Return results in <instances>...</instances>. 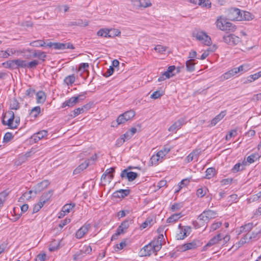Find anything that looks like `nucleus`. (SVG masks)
<instances>
[{
    "instance_id": "obj_31",
    "label": "nucleus",
    "mask_w": 261,
    "mask_h": 261,
    "mask_svg": "<svg viewBox=\"0 0 261 261\" xmlns=\"http://www.w3.org/2000/svg\"><path fill=\"white\" fill-rule=\"evenodd\" d=\"M237 73L236 72V69H234V68L231 69V70L228 71L227 72L224 73L222 75V77L223 80H228L235 75H236Z\"/></svg>"
},
{
    "instance_id": "obj_2",
    "label": "nucleus",
    "mask_w": 261,
    "mask_h": 261,
    "mask_svg": "<svg viewBox=\"0 0 261 261\" xmlns=\"http://www.w3.org/2000/svg\"><path fill=\"white\" fill-rule=\"evenodd\" d=\"M217 27L221 31H229L233 32L236 27L231 22L227 21L226 19L222 16L218 17L216 21Z\"/></svg>"
},
{
    "instance_id": "obj_5",
    "label": "nucleus",
    "mask_w": 261,
    "mask_h": 261,
    "mask_svg": "<svg viewBox=\"0 0 261 261\" xmlns=\"http://www.w3.org/2000/svg\"><path fill=\"white\" fill-rule=\"evenodd\" d=\"M15 115L13 111H8L3 117L2 123L4 125H8L11 129H13Z\"/></svg>"
},
{
    "instance_id": "obj_27",
    "label": "nucleus",
    "mask_w": 261,
    "mask_h": 261,
    "mask_svg": "<svg viewBox=\"0 0 261 261\" xmlns=\"http://www.w3.org/2000/svg\"><path fill=\"white\" fill-rule=\"evenodd\" d=\"M191 3L198 5L202 7H211V3L209 0H189Z\"/></svg>"
},
{
    "instance_id": "obj_34",
    "label": "nucleus",
    "mask_w": 261,
    "mask_h": 261,
    "mask_svg": "<svg viewBox=\"0 0 261 261\" xmlns=\"http://www.w3.org/2000/svg\"><path fill=\"white\" fill-rule=\"evenodd\" d=\"M75 206L74 203H69L64 205L62 210L63 213V215L69 213Z\"/></svg>"
},
{
    "instance_id": "obj_30",
    "label": "nucleus",
    "mask_w": 261,
    "mask_h": 261,
    "mask_svg": "<svg viewBox=\"0 0 261 261\" xmlns=\"http://www.w3.org/2000/svg\"><path fill=\"white\" fill-rule=\"evenodd\" d=\"M226 115L225 111L221 112L219 114L217 115L211 121V125L215 126L218 122H219Z\"/></svg>"
},
{
    "instance_id": "obj_8",
    "label": "nucleus",
    "mask_w": 261,
    "mask_h": 261,
    "mask_svg": "<svg viewBox=\"0 0 261 261\" xmlns=\"http://www.w3.org/2000/svg\"><path fill=\"white\" fill-rule=\"evenodd\" d=\"M259 231H252L251 233H247L239 242V243L243 244L249 242L250 241L255 240L258 238Z\"/></svg>"
},
{
    "instance_id": "obj_45",
    "label": "nucleus",
    "mask_w": 261,
    "mask_h": 261,
    "mask_svg": "<svg viewBox=\"0 0 261 261\" xmlns=\"http://www.w3.org/2000/svg\"><path fill=\"white\" fill-rule=\"evenodd\" d=\"M246 166H244L243 163H237L236 164L232 169V171L233 173H236L239 171L243 170L244 169L245 167Z\"/></svg>"
},
{
    "instance_id": "obj_7",
    "label": "nucleus",
    "mask_w": 261,
    "mask_h": 261,
    "mask_svg": "<svg viewBox=\"0 0 261 261\" xmlns=\"http://www.w3.org/2000/svg\"><path fill=\"white\" fill-rule=\"evenodd\" d=\"M223 41L228 45H235L241 42V39L232 34H229L223 36Z\"/></svg>"
},
{
    "instance_id": "obj_14",
    "label": "nucleus",
    "mask_w": 261,
    "mask_h": 261,
    "mask_svg": "<svg viewBox=\"0 0 261 261\" xmlns=\"http://www.w3.org/2000/svg\"><path fill=\"white\" fill-rule=\"evenodd\" d=\"M185 123V119L181 118L175 122L168 128L169 132H176Z\"/></svg>"
},
{
    "instance_id": "obj_1",
    "label": "nucleus",
    "mask_w": 261,
    "mask_h": 261,
    "mask_svg": "<svg viewBox=\"0 0 261 261\" xmlns=\"http://www.w3.org/2000/svg\"><path fill=\"white\" fill-rule=\"evenodd\" d=\"M161 249V244L159 241H151L142 248L139 252L140 256H149L153 253H156Z\"/></svg>"
},
{
    "instance_id": "obj_46",
    "label": "nucleus",
    "mask_w": 261,
    "mask_h": 261,
    "mask_svg": "<svg viewBox=\"0 0 261 261\" xmlns=\"http://www.w3.org/2000/svg\"><path fill=\"white\" fill-rule=\"evenodd\" d=\"M161 159L156 154L153 155L150 159L149 163L150 166H153V165H156L159 164V162Z\"/></svg>"
},
{
    "instance_id": "obj_13",
    "label": "nucleus",
    "mask_w": 261,
    "mask_h": 261,
    "mask_svg": "<svg viewBox=\"0 0 261 261\" xmlns=\"http://www.w3.org/2000/svg\"><path fill=\"white\" fill-rule=\"evenodd\" d=\"M48 134L47 131L45 130H42L38 133H35L33 134L31 139L32 140L34 141V142L36 143L38 142L39 140L43 138L44 137L47 136Z\"/></svg>"
},
{
    "instance_id": "obj_6",
    "label": "nucleus",
    "mask_w": 261,
    "mask_h": 261,
    "mask_svg": "<svg viewBox=\"0 0 261 261\" xmlns=\"http://www.w3.org/2000/svg\"><path fill=\"white\" fill-rule=\"evenodd\" d=\"M217 213L215 211L207 210L203 211L199 216L198 219L205 223H208L209 221L216 217Z\"/></svg>"
},
{
    "instance_id": "obj_62",
    "label": "nucleus",
    "mask_w": 261,
    "mask_h": 261,
    "mask_svg": "<svg viewBox=\"0 0 261 261\" xmlns=\"http://www.w3.org/2000/svg\"><path fill=\"white\" fill-rule=\"evenodd\" d=\"M163 95V93L162 92H161L160 91H156L151 95L150 97L152 99H155L160 98Z\"/></svg>"
},
{
    "instance_id": "obj_3",
    "label": "nucleus",
    "mask_w": 261,
    "mask_h": 261,
    "mask_svg": "<svg viewBox=\"0 0 261 261\" xmlns=\"http://www.w3.org/2000/svg\"><path fill=\"white\" fill-rule=\"evenodd\" d=\"M193 36L205 45L209 46L212 43L211 37L204 31H195L193 33Z\"/></svg>"
},
{
    "instance_id": "obj_54",
    "label": "nucleus",
    "mask_w": 261,
    "mask_h": 261,
    "mask_svg": "<svg viewBox=\"0 0 261 261\" xmlns=\"http://www.w3.org/2000/svg\"><path fill=\"white\" fill-rule=\"evenodd\" d=\"M234 69H236L237 73H238L240 72H245L248 70V66L247 65H242L238 67L234 68Z\"/></svg>"
},
{
    "instance_id": "obj_51",
    "label": "nucleus",
    "mask_w": 261,
    "mask_h": 261,
    "mask_svg": "<svg viewBox=\"0 0 261 261\" xmlns=\"http://www.w3.org/2000/svg\"><path fill=\"white\" fill-rule=\"evenodd\" d=\"M17 69L19 68H27V61L20 59H16Z\"/></svg>"
},
{
    "instance_id": "obj_53",
    "label": "nucleus",
    "mask_w": 261,
    "mask_h": 261,
    "mask_svg": "<svg viewBox=\"0 0 261 261\" xmlns=\"http://www.w3.org/2000/svg\"><path fill=\"white\" fill-rule=\"evenodd\" d=\"M108 29H102L97 32V35L98 36L108 38Z\"/></svg>"
},
{
    "instance_id": "obj_4",
    "label": "nucleus",
    "mask_w": 261,
    "mask_h": 261,
    "mask_svg": "<svg viewBox=\"0 0 261 261\" xmlns=\"http://www.w3.org/2000/svg\"><path fill=\"white\" fill-rule=\"evenodd\" d=\"M227 17L230 20L241 21L242 11L237 8H230L226 11Z\"/></svg>"
},
{
    "instance_id": "obj_38",
    "label": "nucleus",
    "mask_w": 261,
    "mask_h": 261,
    "mask_svg": "<svg viewBox=\"0 0 261 261\" xmlns=\"http://www.w3.org/2000/svg\"><path fill=\"white\" fill-rule=\"evenodd\" d=\"M216 174V170L214 168H208L205 171V178L210 179L213 177Z\"/></svg>"
},
{
    "instance_id": "obj_29",
    "label": "nucleus",
    "mask_w": 261,
    "mask_h": 261,
    "mask_svg": "<svg viewBox=\"0 0 261 261\" xmlns=\"http://www.w3.org/2000/svg\"><path fill=\"white\" fill-rule=\"evenodd\" d=\"M45 93L42 91H39L36 93V101L37 103H43L46 100Z\"/></svg>"
},
{
    "instance_id": "obj_58",
    "label": "nucleus",
    "mask_w": 261,
    "mask_h": 261,
    "mask_svg": "<svg viewBox=\"0 0 261 261\" xmlns=\"http://www.w3.org/2000/svg\"><path fill=\"white\" fill-rule=\"evenodd\" d=\"M19 51L18 50H16L14 48H8L5 51V54H6V58L9 56L16 54Z\"/></svg>"
},
{
    "instance_id": "obj_36",
    "label": "nucleus",
    "mask_w": 261,
    "mask_h": 261,
    "mask_svg": "<svg viewBox=\"0 0 261 261\" xmlns=\"http://www.w3.org/2000/svg\"><path fill=\"white\" fill-rule=\"evenodd\" d=\"M4 66L7 68L17 69L16 60H9L3 63Z\"/></svg>"
},
{
    "instance_id": "obj_57",
    "label": "nucleus",
    "mask_w": 261,
    "mask_h": 261,
    "mask_svg": "<svg viewBox=\"0 0 261 261\" xmlns=\"http://www.w3.org/2000/svg\"><path fill=\"white\" fill-rule=\"evenodd\" d=\"M190 182V180L188 178L182 179L178 184L179 189L176 192H178L183 187L188 185Z\"/></svg>"
},
{
    "instance_id": "obj_35",
    "label": "nucleus",
    "mask_w": 261,
    "mask_h": 261,
    "mask_svg": "<svg viewBox=\"0 0 261 261\" xmlns=\"http://www.w3.org/2000/svg\"><path fill=\"white\" fill-rule=\"evenodd\" d=\"M30 46H32L33 47H43L45 46L46 45V43L44 40H37L35 41H33L32 42H31L29 44Z\"/></svg>"
},
{
    "instance_id": "obj_43",
    "label": "nucleus",
    "mask_w": 261,
    "mask_h": 261,
    "mask_svg": "<svg viewBox=\"0 0 261 261\" xmlns=\"http://www.w3.org/2000/svg\"><path fill=\"white\" fill-rule=\"evenodd\" d=\"M41 112V109L39 106H36L34 107L31 111L30 115L34 117V118H36L38 116L39 114Z\"/></svg>"
},
{
    "instance_id": "obj_10",
    "label": "nucleus",
    "mask_w": 261,
    "mask_h": 261,
    "mask_svg": "<svg viewBox=\"0 0 261 261\" xmlns=\"http://www.w3.org/2000/svg\"><path fill=\"white\" fill-rule=\"evenodd\" d=\"M50 182L49 180H44L36 185L33 187V191L35 194L39 193L45 189L47 188Z\"/></svg>"
},
{
    "instance_id": "obj_33",
    "label": "nucleus",
    "mask_w": 261,
    "mask_h": 261,
    "mask_svg": "<svg viewBox=\"0 0 261 261\" xmlns=\"http://www.w3.org/2000/svg\"><path fill=\"white\" fill-rule=\"evenodd\" d=\"M182 216L181 213L174 214L167 219V223H174Z\"/></svg>"
},
{
    "instance_id": "obj_49",
    "label": "nucleus",
    "mask_w": 261,
    "mask_h": 261,
    "mask_svg": "<svg viewBox=\"0 0 261 261\" xmlns=\"http://www.w3.org/2000/svg\"><path fill=\"white\" fill-rule=\"evenodd\" d=\"M38 64L39 62L36 60H33L30 62H27V68L29 69H34Z\"/></svg>"
},
{
    "instance_id": "obj_60",
    "label": "nucleus",
    "mask_w": 261,
    "mask_h": 261,
    "mask_svg": "<svg viewBox=\"0 0 261 261\" xmlns=\"http://www.w3.org/2000/svg\"><path fill=\"white\" fill-rule=\"evenodd\" d=\"M183 206L181 203H175L171 206V210L174 212L180 210Z\"/></svg>"
},
{
    "instance_id": "obj_56",
    "label": "nucleus",
    "mask_w": 261,
    "mask_h": 261,
    "mask_svg": "<svg viewBox=\"0 0 261 261\" xmlns=\"http://www.w3.org/2000/svg\"><path fill=\"white\" fill-rule=\"evenodd\" d=\"M13 138V136L11 133L7 132L6 133L3 138V142L4 143H8L11 141V140Z\"/></svg>"
},
{
    "instance_id": "obj_15",
    "label": "nucleus",
    "mask_w": 261,
    "mask_h": 261,
    "mask_svg": "<svg viewBox=\"0 0 261 261\" xmlns=\"http://www.w3.org/2000/svg\"><path fill=\"white\" fill-rule=\"evenodd\" d=\"M190 232L191 227L190 226H185L180 230L179 233L177 234L176 238L177 240H183L190 234Z\"/></svg>"
},
{
    "instance_id": "obj_19",
    "label": "nucleus",
    "mask_w": 261,
    "mask_h": 261,
    "mask_svg": "<svg viewBox=\"0 0 261 261\" xmlns=\"http://www.w3.org/2000/svg\"><path fill=\"white\" fill-rule=\"evenodd\" d=\"M115 172V168L112 167L106 170L105 173L102 175L101 179L105 180L107 177L109 178L110 182L114 178V173Z\"/></svg>"
},
{
    "instance_id": "obj_59",
    "label": "nucleus",
    "mask_w": 261,
    "mask_h": 261,
    "mask_svg": "<svg viewBox=\"0 0 261 261\" xmlns=\"http://www.w3.org/2000/svg\"><path fill=\"white\" fill-rule=\"evenodd\" d=\"M116 121L117 125H120L124 123L127 121L125 119V117H124L123 115L122 114L118 117Z\"/></svg>"
},
{
    "instance_id": "obj_18",
    "label": "nucleus",
    "mask_w": 261,
    "mask_h": 261,
    "mask_svg": "<svg viewBox=\"0 0 261 261\" xmlns=\"http://www.w3.org/2000/svg\"><path fill=\"white\" fill-rule=\"evenodd\" d=\"M259 158V156L258 155V153H252L247 156L246 159H244V160L243 161V165L246 166L247 163L249 164H252Z\"/></svg>"
},
{
    "instance_id": "obj_17",
    "label": "nucleus",
    "mask_w": 261,
    "mask_h": 261,
    "mask_svg": "<svg viewBox=\"0 0 261 261\" xmlns=\"http://www.w3.org/2000/svg\"><path fill=\"white\" fill-rule=\"evenodd\" d=\"M91 163L90 160H87L85 161L83 163H81L73 171L74 174L80 173L81 171L87 168Z\"/></svg>"
},
{
    "instance_id": "obj_50",
    "label": "nucleus",
    "mask_w": 261,
    "mask_h": 261,
    "mask_svg": "<svg viewBox=\"0 0 261 261\" xmlns=\"http://www.w3.org/2000/svg\"><path fill=\"white\" fill-rule=\"evenodd\" d=\"M151 5L150 0H140V9L150 7Z\"/></svg>"
},
{
    "instance_id": "obj_25",
    "label": "nucleus",
    "mask_w": 261,
    "mask_h": 261,
    "mask_svg": "<svg viewBox=\"0 0 261 261\" xmlns=\"http://www.w3.org/2000/svg\"><path fill=\"white\" fill-rule=\"evenodd\" d=\"M253 225L252 223H248L245 225L241 226L238 230L239 234H241L243 232L249 233L253 228Z\"/></svg>"
},
{
    "instance_id": "obj_52",
    "label": "nucleus",
    "mask_w": 261,
    "mask_h": 261,
    "mask_svg": "<svg viewBox=\"0 0 261 261\" xmlns=\"http://www.w3.org/2000/svg\"><path fill=\"white\" fill-rule=\"evenodd\" d=\"M222 225V222H216L212 224L210 227V231H214L219 228Z\"/></svg>"
},
{
    "instance_id": "obj_21",
    "label": "nucleus",
    "mask_w": 261,
    "mask_h": 261,
    "mask_svg": "<svg viewBox=\"0 0 261 261\" xmlns=\"http://www.w3.org/2000/svg\"><path fill=\"white\" fill-rule=\"evenodd\" d=\"M46 57V55L45 53L39 50H34V51H33V54L29 56V58H37L40 60H42L43 61L45 60ZM28 58H29V57H28Z\"/></svg>"
},
{
    "instance_id": "obj_32",
    "label": "nucleus",
    "mask_w": 261,
    "mask_h": 261,
    "mask_svg": "<svg viewBox=\"0 0 261 261\" xmlns=\"http://www.w3.org/2000/svg\"><path fill=\"white\" fill-rule=\"evenodd\" d=\"M9 194V192L7 190H5L0 193V208L3 206L4 203L7 200Z\"/></svg>"
},
{
    "instance_id": "obj_24",
    "label": "nucleus",
    "mask_w": 261,
    "mask_h": 261,
    "mask_svg": "<svg viewBox=\"0 0 261 261\" xmlns=\"http://www.w3.org/2000/svg\"><path fill=\"white\" fill-rule=\"evenodd\" d=\"M131 221L132 220H126L123 221L117 229L123 234L126 232L127 229L128 228Z\"/></svg>"
},
{
    "instance_id": "obj_64",
    "label": "nucleus",
    "mask_w": 261,
    "mask_h": 261,
    "mask_svg": "<svg viewBox=\"0 0 261 261\" xmlns=\"http://www.w3.org/2000/svg\"><path fill=\"white\" fill-rule=\"evenodd\" d=\"M237 135V132L236 130L233 129L229 132L228 134L226 135L225 137V139L226 140H229L232 137H235Z\"/></svg>"
},
{
    "instance_id": "obj_23",
    "label": "nucleus",
    "mask_w": 261,
    "mask_h": 261,
    "mask_svg": "<svg viewBox=\"0 0 261 261\" xmlns=\"http://www.w3.org/2000/svg\"><path fill=\"white\" fill-rule=\"evenodd\" d=\"M54 193L53 190H50L47 192H45L43 193L40 198V201L43 203V204H45L47 201H48L50 198L51 197L53 194Z\"/></svg>"
},
{
    "instance_id": "obj_16",
    "label": "nucleus",
    "mask_w": 261,
    "mask_h": 261,
    "mask_svg": "<svg viewBox=\"0 0 261 261\" xmlns=\"http://www.w3.org/2000/svg\"><path fill=\"white\" fill-rule=\"evenodd\" d=\"M201 153L200 149H196L190 153L186 158V161L188 163L194 160L197 161L198 157Z\"/></svg>"
},
{
    "instance_id": "obj_47",
    "label": "nucleus",
    "mask_w": 261,
    "mask_h": 261,
    "mask_svg": "<svg viewBox=\"0 0 261 261\" xmlns=\"http://www.w3.org/2000/svg\"><path fill=\"white\" fill-rule=\"evenodd\" d=\"M122 114L123 115L124 117H125V119L127 121L135 116V112L133 110H130L125 112Z\"/></svg>"
},
{
    "instance_id": "obj_41",
    "label": "nucleus",
    "mask_w": 261,
    "mask_h": 261,
    "mask_svg": "<svg viewBox=\"0 0 261 261\" xmlns=\"http://www.w3.org/2000/svg\"><path fill=\"white\" fill-rule=\"evenodd\" d=\"M75 75L74 74H71L66 76L64 79V82H65V83H66V84L69 86L72 85V84H73L74 82H75Z\"/></svg>"
},
{
    "instance_id": "obj_44",
    "label": "nucleus",
    "mask_w": 261,
    "mask_h": 261,
    "mask_svg": "<svg viewBox=\"0 0 261 261\" xmlns=\"http://www.w3.org/2000/svg\"><path fill=\"white\" fill-rule=\"evenodd\" d=\"M59 242L54 240L51 242L48 249L50 252L55 251L59 248Z\"/></svg>"
},
{
    "instance_id": "obj_9",
    "label": "nucleus",
    "mask_w": 261,
    "mask_h": 261,
    "mask_svg": "<svg viewBox=\"0 0 261 261\" xmlns=\"http://www.w3.org/2000/svg\"><path fill=\"white\" fill-rule=\"evenodd\" d=\"M120 176L122 178H127L128 181H133L138 176V174L134 172L128 171L127 169H124Z\"/></svg>"
},
{
    "instance_id": "obj_12",
    "label": "nucleus",
    "mask_w": 261,
    "mask_h": 261,
    "mask_svg": "<svg viewBox=\"0 0 261 261\" xmlns=\"http://www.w3.org/2000/svg\"><path fill=\"white\" fill-rule=\"evenodd\" d=\"M201 245V243L198 240H194L192 242L185 244L182 246L183 251L194 249Z\"/></svg>"
},
{
    "instance_id": "obj_61",
    "label": "nucleus",
    "mask_w": 261,
    "mask_h": 261,
    "mask_svg": "<svg viewBox=\"0 0 261 261\" xmlns=\"http://www.w3.org/2000/svg\"><path fill=\"white\" fill-rule=\"evenodd\" d=\"M9 248L8 247V244L6 242H3L0 245V254L2 253L7 251Z\"/></svg>"
},
{
    "instance_id": "obj_20",
    "label": "nucleus",
    "mask_w": 261,
    "mask_h": 261,
    "mask_svg": "<svg viewBox=\"0 0 261 261\" xmlns=\"http://www.w3.org/2000/svg\"><path fill=\"white\" fill-rule=\"evenodd\" d=\"M222 239V236L220 233L218 234L217 236H214L212 238L209 242L204 246V249H206L207 247H210L218 243Z\"/></svg>"
},
{
    "instance_id": "obj_39",
    "label": "nucleus",
    "mask_w": 261,
    "mask_h": 261,
    "mask_svg": "<svg viewBox=\"0 0 261 261\" xmlns=\"http://www.w3.org/2000/svg\"><path fill=\"white\" fill-rule=\"evenodd\" d=\"M241 13V20H250L253 18V16L250 12L247 11H242Z\"/></svg>"
},
{
    "instance_id": "obj_11",
    "label": "nucleus",
    "mask_w": 261,
    "mask_h": 261,
    "mask_svg": "<svg viewBox=\"0 0 261 261\" xmlns=\"http://www.w3.org/2000/svg\"><path fill=\"white\" fill-rule=\"evenodd\" d=\"M91 227L90 224L85 223L75 233V237L77 239H81L83 238L89 230Z\"/></svg>"
},
{
    "instance_id": "obj_26",
    "label": "nucleus",
    "mask_w": 261,
    "mask_h": 261,
    "mask_svg": "<svg viewBox=\"0 0 261 261\" xmlns=\"http://www.w3.org/2000/svg\"><path fill=\"white\" fill-rule=\"evenodd\" d=\"M66 48L74 49L73 45L70 43H55V49H65Z\"/></svg>"
},
{
    "instance_id": "obj_55",
    "label": "nucleus",
    "mask_w": 261,
    "mask_h": 261,
    "mask_svg": "<svg viewBox=\"0 0 261 261\" xmlns=\"http://www.w3.org/2000/svg\"><path fill=\"white\" fill-rule=\"evenodd\" d=\"M43 205L44 204H43V203L39 200V201L37 204L34 205L32 213L34 214L38 212L43 207Z\"/></svg>"
},
{
    "instance_id": "obj_63",
    "label": "nucleus",
    "mask_w": 261,
    "mask_h": 261,
    "mask_svg": "<svg viewBox=\"0 0 261 261\" xmlns=\"http://www.w3.org/2000/svg\"><path fill=\"white\" fill-rule=\"evenodd\" d=\"M71 221V220L69 218H66L64 220H63L60 221L58 226L60 228H62L64 226L69 223Z\"/></svg>"
},
{
    "instance_id": "obj_40",
    "label": "nucleus",
    "mask_w": 261,
    "mask_h": 261,
    "mask_svg": "<svg viewBox=\"0 0 261 261\" xmlns=\"http://www.w3.org/2000/svg\"><path fill=\"white\" fill-rule=\"evenodd\" d=\"M20 106L17 100L14 98L10 101V108L11 110H17L19 109Z\"/></svg>"
},
{
    "instance_id": "obj_22",
    "label": "nucleus",
    "mask_w": 261,
    "mask_h": 261,
    "mask_svg": "<svg viewBox=\"0 0 261 261\" xmlns=\"http://www.w3.org/2000/svg\"><path fill=\"white\" fill-rule=\"evenodd\" d=\"M130 193L129 189H120L113 193V196L116 198H123L127 196Z\"/></svg>"
},
{
    "instance_id": "obj_37",
    "label": "nucleus",
    "mask_w": 261,
    "mask_h": 261,
    "mask_svg": "<svg viewBox=\"0 0 261 261\" xmlns=\"http://www.w3.org/2000/svg\"><path fill=\"white\" fill-rule=\"evenodd\" d=\"M194 59H189L186 62V68L187 71L192 72L195 70V63Z\"/></svg>"
},
{
    "instance_id": "obj_48",
    "label": "nucleus",
    "mask_w": 261,
    "mask_h": 261,
    "mask_svg": "<svg viewBox=\"0 0 261 261\" xmlns=\"http://www.w3.org/2000/svg\"><path fill=\"white\" fill-rule=\"evenodd\" d=\"M207 189L206 188H200L197 189L196 195L198 197H202L206 194Z\"/></svg>"
},
{
    "instance_id": "obj_28",
    "label": "nucleus",
    "mask_w": 261,
    "mask_h": 261,
    "mask_svg": "<svg viewBox=\"0 0 261 261\" xmlns=\"http://www.w3.org/2000/svg\"><path fill=\"white\" fill-rule=\"evenodd\" d=\"M77 98H74V97H72L70 98L69 99L65 101L62 105V108H64L66 107H72L74 106L75 104L77 103Z\"/></svg>"
},
{
    "instance_id": "obj_42",
    "label": "nucleus",
    "mask_w": 261,
    "mask_h": 261,
    "mask_svg": "<svg viewBox=\"0 0 261 261\" xmlns=\"http://www.w3.org/2000/svg\"><path fill=\"white\" fill-rule=\"evenodd\" d=\"M108 38H113L115 36L119 35L121 33L120 31L118 29H112L108 30Z\"/></svg>"
}]
</instances>
